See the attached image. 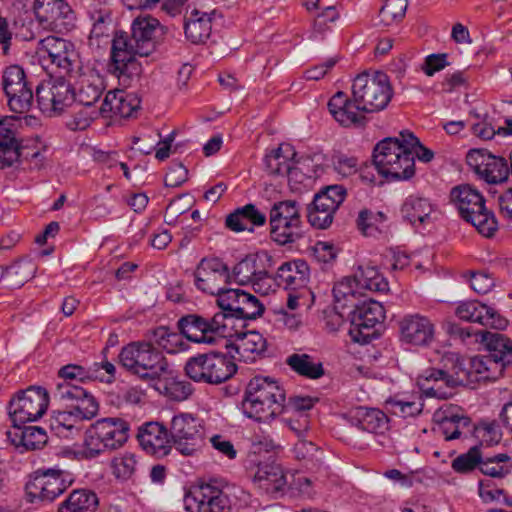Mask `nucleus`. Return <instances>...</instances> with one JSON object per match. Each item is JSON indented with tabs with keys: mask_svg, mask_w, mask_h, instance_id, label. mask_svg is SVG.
Returning a JSON list of instances; mask_svg holds the SVG:
<instances>
[{
	"mask_svg": "<svg viewBox=\"0 0 512 512\" xmlns=\"http://www.w3.org/2000/svg\"><path fill=\"white\" fill-rule=\"evenodd\" d=\"M162 30L160 22L151 16L137 17L131 25V35L116 32L111 47L114 72L128 78L139 77L141 64L136 56L147 57L156 49V33Z\"/></svg>",
	"mask_w": 512,
	"mask_h": 512,
	"instance_id": "1",
	"label": "nucleus"
},
{
	"mask_svg": "<svg viewBox=\"0 0 512 512\" xmlns=\"http://www.w3.org/2000/svg\"><path fill=\"white\" fill-rule=\"evenodd\" d=\"M418 138L409 131L399 138L388 137L374 148L373 163L383 177L390 181L408 180L415 174L412 145Z\"/></svg>",
	"mask_w": 512,
	"mask_h": 512,
	"instance_id": "2",
	"label": "nucleus"
},
{
	"mask_svg": "<svg viewBox=\"0 0 512 512\" xmlns=\"http://www.w3.org/2000/svg\"><path fill=\"white\" fill-rule=\"evenodd\" d=\"M286 393L274 378L255 376L245 388L241 401L242 413L257 422H268L283 413Z\"/></svg>",
	"mask_w": 512,
	"mask_h": 512,
	"instance_id": "3",
	"label": "nucleus"
},
{
	"mask_svg": "<svg viewBox=\"0 0 512 512\" xmlns=\"http://www.w3.org/2000/svg\"><path fill=\"white\" fill-rule=\"evenodd\" d=\"M119 362L130 373L145 381L161 380L168 373V361L151 342H131L123 347Z\"/></svg>",
	"mask_w": 512,
	"mask_h": 512,
	"instance_id": "4",
	"label": "nucleus"
},
{
	"mask_svg": "<svg viewBox=\"0 0 512 512\" xmlns=\"http://www.w3.org/2000/svg\"><path fill=\"white\" fill-rule=\"evenodd\" d=\"M451 202L456 206L460 216L471 223L485 237H492L498 229L497 220L492 211L485 206L483 195L469 184L453 187L450 192Z\"/></svg>",
	"mask_w": 512,
	"mask_h": 512,
	"instance_id": "5",
	"label": "nucleus"
},
{
	"mask_svg": "<svg viewBox=\"0 0 512 512\" xmlns=\"http://www.w3.org/2000/svg\"><path fill=\"white\" fill-rule=\"evenodd\" d=\"M129 424L121 418H102L85 433L84 456L95 458L121 448L128 440Z\"/></svg>",
	"mask_w": 512,
	"mask_h": 512,
	"instance_id": "6",
	"label": "nucleus"
},
{
	"mask_svg": "<svg viewBox=\"0 0 512 512\" xmlns=\"http://www.w3.org/2000/svg\"><path fill=\"white\" fill-rule=\"evenodd\" d=\"M352 95L358 108L365 113L378 112L386 108L393 91L386 73L364 71L357 75L352 83Z\"/></svg>",
	"mask_w": 512,
	"mask_h": 512,
	"instance_id": "7",
	"label": "nucleus"
},
{
	"mask_svg": "<svg viewBox=\"0 0 512 512\" xmlns=\"http://www.w3.org/2000/svg\"><path fill=\"white\" fill-rule=\"evenodd\" d=\"M184 370L195 382L221 384L236 373L237 366L225 354L213 351L189 358Z\"/></svg>",
	"mask_w": 512,
	"mask_h": 512,
	"instance_id": "8",
	"label": "nucleus"
},
{
	"mask_svg": "<svg viewBox=\"0 0 512 512\" xmlns=\"http://www.w3.org/2000/svg\"><path fill=\"white\" fill-rule=\"evenodd\" d=\"M217 304L221 311L217 315L224 316L222 324L235 326V320H253L260 317L265 308L259 299L241 289L225 288L219 292Z\"/></svg>",
	"mask_w": 512,
	"mask_h": 512,
	"instance_id": "9",
	"label": "nucleus"
},
{
	"mask_svg": "<svg viewBox=\"0 0 512 512\" xmlns=\"http://www.w3.org/2000/svg\"><path fill=\"white\" fill-rule=\"evenodd\" d=\"M49 396L46 389L30 386L18 391L8 403V413L16 426L41 418L47 410Z\"/></svg>",
	"mask_w": 512,
	"mask_h": 512,
	"instance_id": "10",
	"label": "nucleus"
},
{
	"mask_svg": "<svg viewBox=\"0 0 512 512\" xmlns=\"http://www.w3.org/2000/svg\"><path fill=\"white\" fill-rule=\"evenodd\" d=\"M170 437L173 447L185 456H192L204 444V429L197 417L180 413L172 418Z\"/></svg>",
	"mask_w": 512,
	"mask_h": 512,
	"instance_id": "11",
	"label": "nucleus"
},
{
	"mask_svg": "<svg viewBox=\"0 0 512 512\" xmlns=\"http://www.w3.org/2000/svg\"><path fill=\"white\" fill-rule=\"evenodd\" d=\"M73 482L71 474L67 471L49 468L39 469L36 476L27 487V496L30 502L36 500L42 503H51L60 496Z\"/></svg>",
	"mask_w": 512,
	"mask_h": 512,
	"instance_id": "12",
	"label": "nucleus"
},
{
	"mask_svg": "<svg viewBox=\"0 0 512 512\" xmlns=\"http://www.w3.org/2000/svg\"><path fill=\"white\" fill-rule=\"evenodd\" d=\"M225 318L215 314L211 319H206L196 314H188L181 317L177 327L183 337L196 343H214L215 336H231L228 327L222 324Z\"/></svg>",
	"mask_w": 512,
	"mask_h": 512,
	"instance_id": "13",
	"label": "nucleus"
},
{
	"mask_svg": "<svg viewBox=\"0 0 512 512\" xmlns=\"http://www.w3.org/2000/svg\"><path fill=\"white\" fill-rule=\"evenodd\" d=\"M36 100L40 110L51 116L75 102V91L64 78L58 77L36 87Z\"/></svg>",
	"mask_w": 512,
	"mask_h": 512,
	"instance_id": "14",
	"label": "nucleus"
},
{
	"mask_svg": "<svg viewBox=\"0 0 512 512\" xmlns=\"http://www.w3.org/2000/svg\"><path fill=\"white\" fill-rule=\"evenodd\" d=\"M467 165L487 183L504 182L510 174L507 161L489 153L486 149H471L466 155Z\"/></svg>",
	"mask_w": 512,
	"mask_h": 512,
	"instance_id": "15",
	"label": "nucleus"
},
{
	"mask_svg": "<svg viewBox=\"0 0 512 512\" xmlns=\"http://www.w3.org/2000/svg\"><path fill=\"white\" fill-rule=\"evenodd\" d=\"M3 88L8 97V105L13 112H27L33 103V92L29 86L24 70L18 65L5 69Z\"/></svg>",
	"mask_w": 512,
	"mask_h": 512,
	"instance_id": "16",
	"label": "nucleus"
},
{
	"mask_svg": "<svg viewBox=\"0 0 512 512\" xmlns=\"http://www.w3.org/2000/svg\"><path fill=\"white\" fill-rule=\"evenodd\" d=\"M231 336H223L225 347L235 350L240 361L254 363L264 357L267 341L258 331H239L235 326L228 327Z\"/></svg>",
	"mask_w": 512,
	"mask_h": 512,
	"instance_id": "17",
	"label": "nucleus"
},
{
	"mask_svg": "<svg viewBox=\"0 0 512 512\" xmlns=\"http://www.w3.org/2000/svg\"><path fill=\"white\" fill-rule=\"evenodd\" d=\"M399 340L407 345L428 347L435 340V324L422 314L413 313L401 317L398 322Z\"/></svg>",
	"mask_w": 512,
	"mask_h": 512,
	"instance_id": "18",
	"label": "nucleus"
},
{
	"mask_svg": "<svg viewBox=\"0 0 512 512\" xmlns=\"http://www.w3.org/2000/svg\"><path fill=\"white\" fill-rule=\"evenodd\" d=\"M186 509L189 512H227L230 501L222 490L212 484H204L185 497Z\"/></svg>",
	"mask_w": 512,
	"mask_h": 512,
	"instance_id": "19",
	"label": "nucleus"
},
{
	"mask_svg": "<svg viewBox=\"0 0 512 512\" xmlns=\"http://www.w3.org/2000/svg\"><path fill=\"white\" fill-rule=\"evenodd\" d=\"M384 318L385 312L381 303L372 299L363 300L358 309L348 311V319L352 326L350 334L354 335V339L358 342L360 339L356 335H362L363 342H366L367 338L374 334L369 331Z\"/></svg>",
	"mask_w": 512,
	"mask_h": 512,
	"instance_id": "20",
	"label": "nucleus"
},
{
	"mask_svg": "<svg viewBox=\"0 0 512 512\" xmlns=\"http://www.w3.org/2000/svg\"><path fill=\"white\" fill-rule=\"evenodd\" d=\"M33 9L40 23L54 29L68 31L74 26V12L64 0H35Z\"/></svg>",
	"mask_w": 512,
	"mask_h": 512,
	"instance_id": "21",
	"label": "nucleus"
},
{
	"mask_svg": "<svg viewBox=\"0 0 512 512\" xmlns=\"http://www.w3.org/2000/svg\"><path fill=\"white\" fill-rule=\"evenodd\" d=\"M231 278L229 268L219 258H204L195 271V284L203 292L219 296L225 288L221 283H228Z\"/></svg>",
	"mask_w": 512,
	"mask_h": 512,
	"instance_id": "22",
	"label": "nucleus"
},
{
	"mask_svg": "<svg viewBox=\"0 0 512 512\" xmlns=\"http://www.w3.org/2000/svg\"><path fill=\"white\" fill-rule=\"evenodd\" d=\"M137 438L147 453L159 458L168 455L173 446L170 432L159 422H148L140 426Z\"/></svg>",
	"mask_w": 512,
	"mask_h": 512,
	"instance_id": "23",
	"label": "nucleus"
},
{
	"mask_svg": "<svg viewBox=\"0 0 512 512\" xmlns=\"http://www.w3.org/2000/svg\"><path fill=\"white\" fill-rule=\"evenodd\" d=\"M328 109L333 118L342 126H362L365 124V112L358 108L354 96L349 97L342 91L336 92L329 100Z\"/></svg>",
	"mask_w": 512,
	"mask_h": 512,
	"instance_id": "24",
	"label": "nucleus"
},
{
	"mask_svg": "<svg viewBox=\"0 0 512 512\" xmlns=\"http://www.w3.org/2000/svg\"><path fill=\"white\" fill-rule=\"evenodd\" d=\"M455 313L462 320L496 329H504L508 324V321L500 316L496 310L478 301L461 302Z\"/></svg>",
	"mask_w": 512,
	"mask_h": 512,
	"instance_id": "25",
	"label": "nucleus"
},
{
	"mask_svg": "<svg viewBox=\"0 0 512 512\" xmlns=\"http://www.w3.org/2000/svg\"><path fill=\"white\" fill-rule=\"evenodd\" d=\"M138 107L139 100L135 96L125 94L122 90L109 91L105 95L100 108L90 112L89 119H94L99 114L107 116L108 113L128 118Z\"/></svg>",
	"mask_w": 512,
	"mask_h": 512,
	"instance_id": "26",
	"label": "nucleus"
},
{
	"mask_svg": "<svg viewBox=\"0 0 512 512\" xmlns=\"http://www.w3.org/2000/svg\"><path fill=\"white\" fill-rule=\"evenodd\" d=\"M309 278L308 264L302 259H297L283 263L278 268L275 280L279 287L297 291L298 289H309L307 287Z\"/></svg>",
	"mask_w": 512,
	"mask_h": 512,
	"instance_id": "27",
	"label": "nucleus"
},
{
	"mask_svg": "<svg viewBox=\"0 0 512 512\" xmlns=\"http://www.w3.org/2000/svg\"><path fill=\"white\" fill-rule=\"evenodd\" d=\"M39 53L42 58H49L57 67L71 70L75 51L72 43L55 36H48L39 42Z\"/></svg>",
	"mask_w": 512,
	"mask_h": 512,
	"instance_id": "28",
	"label": "nucleus"
},
{
	"mask_svg": "<svg viewBox=\"0 0 512 512\" xmlns=\"http://www.w3.org/2000/svg\"><path fill=\"white\" fill-rule=\"evenodd\" d=\"M443 367L432 375H446V387L471 385L469 358H464L455 353H448L442 358Z\"/></svg>",
	"mask_w": 512,
	"mask_h": 512,
	"instance_id": "29",
	"label": "nucleus"
},
{
	"mask_svg": "<svg viewBox=\"0 0 512 512\" xmlns=\"http://www.w3.org/2000/svg\"><path fill=\"white\" fill-rule=\"evenodd\" d=\"M351 423L363 431L374 434H384L389 429L388 417L375 408H356L351 415Z\"/></svg>",
	"mask_w": 512,
	"mask_h": 512,
	"instance_id": "30",
	"label": "nucleus"
},
{
	"mask_svg": "<svg viewBox=\"0 0 512 512\" xmlns=\"http://www.w3.org/2000/svg\"><path fill=\"white\" fill-rule=\"evenodd\" d=\"M253 481L260 489L271 494L283 491L287 484L282 467L274 462L259 464Z\"/></svg>",
	"mask_w": 512,
	"mask_h": 512,
	"instance_id": "31",
	"label": "nucleus"
},
{
	"mask_svg": "<svg viewBox=\"0 0 512 512\" xmlns=\"http://www.w3.org/2000/svg\"><path fill=\"white\" fill-rule=\"evenodd\" d=\"M481 343L485 344L488 354L498 364H503V371L512 364V340L503 334L484 331Z\"/></svg>",
	"mask_w": 512,
	"mask_h": 512,
	"instance_id": "32",
	"label": "nucleus"
},
{
	"mask_svg": "<svg viewBox=\"0 0 512 512\" xmlns=\"http://www.w3.org/2000/svg\"><path fill=\"white\" fill-rule=\"evenodd\" d=\"M439 371H441V369H427L417 377V385L427 397L448 399L452 396V387H446V375H432L433 372Z\"/></svg>",
	"mask_w": 512,
	"mask_h": 512,
	"instance_id": "33",
	"label": "nucleus"
},
{
	"mask_svg": "<svg viewBox=\"0 0 512 512\" xmlns=\"http://www.w3.org/2000/svg\"><path fill=\"white\" fill-rule=\"evenodd\" d=\"M471 385L486 380H496L503 374V364H498L489 354L469 358Z\"/></svg>",
	"mask_w": 512,
	"mask_h": 512,
	"instance_id": "34",
	"label": "nucleus"
},
{
	"mask_svg": "<svg viewBox=\"0 0 512 512\" xmlns=\"http://www.w3.org/2000/svg\"><path fill=\"white\" fill-rule=\"evenodd\" d=\"M296 152L290 145H280L264 158L265 170L271 176H286Z\"/></svg>",
	"mask_w": 512,
	"mask_h": 512,
	"instance_id": "35",
	"label": "nucleus"
},
{
	"mask_svg": "<svg viewBox=\"0 0 512 512\" xmlns=\"http://www.w3.org/2000/svg\"><path fill=\"white\" fill-rule=\"evenodd\" d=\"M99 499L95 492L88 489H78L70 493L60 505L58 512H95Z\"/></svg>",
	"mask_w": 512,
	"mask_h": 512,
	"instance_id": "36",
	"label": "nucleus"
},
{
	"mask_svg": "<svg viewBox=\"0 0 512 512\" xmlns=\"http://www.w3.org/2000/svg\"><path fill=\"white\" fill-rule=\"evenodd\" d=\"M183 338L181 332L173 331L167 326H159L151 330L148 334V342H151L153 346H159L170 354L187 348V344Z\"/></svg>",
	"mask_w": 512,
	"mask_h": 512,
	"instance_id": "37",
	"label": "nucleus"
},
{
	"mask_svg": "<svg viewBox=\"0 0 512 512\" xmlns=\"http://www.w3.org/2000/svg\"><path fill=\"white\" fill-rule=\"evenodd\" d=\"M184 29L187 39L192 43H204L211 34V18L206 13L200 15L199 11L193 10L190 18L185 22Z\"/></svg>",
	"mask_w": 512,
	"mask_h": 512,
	"instance_id": "38",
	"label": "nucleus"
},
{
	"mask_svg": "<svg viewBox=\"0 0 512 512\" xmlns=\"http://www.w3.org/2000/svg\"><path fill=\"white\" fill-rule=\"evenodd\" d=\"M271 238L280 245L298 241L303 236L302 220L269 221Z\"/></svg>",
	"mask_w": 512,
	"mask_h": 512,
	"instance_id": "39",
	"label": "nucleus"
},
{
	"mask_svg": "<svg viewBox=\"0 0 512 512\" xmlns=\"http://www.w3.org/2000/svg\"><path fill=\"white\" fill-rule=\"evenodd\" d=\"M432 211L433 207L427 199L416 196H409L401 208L403 218L412 225L425 223Z\"/></svg>",
	"mask_w": 512,
	"mask_h": 512,
	"instance_id": "40",
	"label": "nucleus"
},
{
	"mask_svg": "<svg viewBox=\"0 0 512 512\" xmlns=\"http://www.w3.org/2000/svg\"><path fill=\"white\" fill-rule=\"evenodd\" d=\"M36 273V266L30 260H21L9 267L0 265V279L5 278L7 283L13 287H21L26 281L33 278Z\"/></svg>",
	"mask_w": 512,
	"mask_h": 512,
	"instance_id": "41",
	"label": "nucleus"
},
{
	"mask_svg": "<svg viewBox=\"0 0 512 512\" xmlns=\"http://www.w3.org/2000/svg\"><path fill=\"white\" fill-rule=\"evenodd\" d=\"M286 364L298 375L318 379L324 375V368L321 362H315L308 354L294 353L287 357Z\"/></svg>",
	"mask_w": 512,
	"mask_h": 512,
	"instance_id": "42",
	"label": "nucleus"
},
{
	"mask_svg": "<svg viewBox=\"0 0 512 512\" xmlns=\"http://www.w3.org/2000/svg\"><path fill=\"white\" fill-rule=\"evenodd\" d=\"M159 390L162 394L175 401H183L187 399L192 393V387L190 383L186 381L177 380L173 376V371L168 368V373L162 376L161 380H158Z\"/></svg>",
	"mask_w": 512,
	"mask_h": 512,
	"instance_id": "43",
	"label": "nucleus"
},
{
	"mask_svg": "<svg viewBox=\"0 0 512 512\" xmlns=\"http://www.w3.org/2000/svg\"><path fill=\"white\" fill-rule=\"evenodd\" d=\"M231 275L238 284L245 285L250 282L256 284L263 280L267 277V272L265 270H258L255 258L247 257L233 268Z\"/></svg>",
	"mask_w": 512,
	"mask_h": 512,
	"instance_id": "44",
	"label": "nucleus"
},
{
	"mask_svg": "<svg viewBox=\"0 0 512 512\" xmlns=\"http://www.w3.org/2000/svg\"><path fill=\"white\" fill-rule=\"evenodd\" d=\"M15 134L12 130L3 126L0 121V168L12 166L19 156L13 142Z\"/></svg>",
	"mask_w": 512,
	"mask_h": 512,
	"instance_id": "45",
	"label": "nucleus"
},
{
	"mask_svg": "<svg viewBox=\"0 0 512 512\" xmlns=\"http://www.w3.org/2000/svg\"><path fill=\"white\" fill-rule=\"evenodd\" d=\"M354 282L357 289L370 291H383L387 287V282L384 281L373 267H367L366 269L360 267L354 275Z\"/></svg>",
	"mask_w": 512,
	"mask_h": 512,
	"instance_id": "46",
	"label": "nucleus"
},
{
	"mask_svg": "<svg viewBox=\"0 0 512 512\" xmlns=\"http://www.w3.org/2000/svg\"><path fill=\"white\" fill-rule=\"evenodd\" d=\"M408 7L407 0H386L379 12V23L391 26L403 19Z\"/></svg>",
	"mask_w": 512,
	"mask_h": 512,
	"instance_id": "47",
	"label": "nucleus"
},
{
	"mask_svg": "<svg viewBox=\"0 0 512 512\" xmlns=\"http://www.w3.org/2000/svg\"><path fill=\"white\" fill-rule=\"evenodd\" d=\"M387 220V216L381 212H372L370 210H362L359 212L357 225L365 236H375L376 233L382 231V226Z\"/></svg>",
	"mask_w": 512,
	"mask_h": 512,
	"instance_id": "48",
	"label": "nucleus"
},
{
	"mask_svg": "<svg viewBox=\"0 0 512 512\" xmlns=\"http://www.w3.org/2000/svg\"><path fill=\"white\" fill-rule=\"evenodd\" d=\"M470 419L464 415H445L439 424L438 431L445 440L457 439L461 435V428L470 426Z\"/></svg>",
	"mask_w": 512,
	"mask_h": 512,
	"instance_id": "49",
	"label": "nucleus"
},
{
	"mask_svg": "<svg viewBox=\"0 0 512 512\" xmlns=\"http://www.w3.org/2000/svg\"><path fill=\"white\" fill-rule=\"evenodd\" d=\"M301 220L300 207L295 200L275 202L269 213V221Z\"/></svg>",
	"mask_w": 512,
	"mask_h": 512,
	"instance_id": "50",
	"label": "nucleus"
},
{
	"mask_svg": "<svg viewBox=\"0 0 512 512\" xmlns=\"http://www.w3.org/2000/svg\"><path fill=\"white\" fill-rule=\"evenodd\" d=\"M104 87L98 79L96 82L82 81L75 92V102L85 107H92L100 99Z\"/></svg>",
	"mask_w": 512,
	"mask_h": 512,
	"instance_id": "51",
	"label": "nucleus"
},
{
	"mask_svg": "<svg viewBox=\"0 0 512 512\" xmlns=\"http://www.w3.org/2000/svg\"><path fill=\"white\" fill-rule=\"evenodd\" d=\"M510 457L505 453L497 454L493 457H483L480 463V471L488 476L502 478L509 473V467L506 463Z\"/></svg>",
	"mask_w": 512,
	"mask_h": 512,
	"instance_id": "52",
	"label": "nucleus"
},
{
	"mask_svg": "<svg viewBox=\"0 0 512 512\" xmlns=\"http://www.w3.org/2000/svg\"><path fill=\"white\" fill-rule=\"evenodd\" d=\"M482 454L480 452V446L475 445L471 447L468 452L463 453L456 457L452 461V468L458 473H469L473 471L477 466L480 467L482 460Z\"/></svg>",
	"mask_w": 512,
	"mask_h": 512,
	"instance_id": "53",
	"label": "nucleus"
},
{
	"mask_svg": "<svg viewBox=\"0 0 512 512\" xmlns=\"http://www.w3.org/2000/svg\"><path fill=\"white\" fill-rule=\"evenodd\" d=\"M328 190L333 192L334 198H329L325 193H317L314 196L313 202L317 207H320L334 215L339 206L345 200L347 191L344 187H335Z\"/></svg>",
	"mask_w": 512,
	"mask_h": 512,
	"instance_id": "54",
	"label": "nucleus"
},
{
	"mask_svg": "<svg viewBox=\"0 0 512 512\" xmlns=\"http://www.w3.org/2000/svg\"><path fill=\"white\" fill-rule=\"evenodd\" d=\"M78 418L82 420H90L95 417L99 410V405L96 399L89 392L85 390V396L79 397L75 403L70 405Z\"/></svg>",
	"mask_w": 512,
	"mask_h": 512,
	"instance_id": "55",
	"label": "nucleus"
},
{
	"mask_svg": "<svg viewBox=\"0 0 512 512\" xmlns=\"http://www.w3.org/2000/svg\"><path fill=\"white\" fill-rule=\"evenodd\" d=\"M24 439L23 450H37L47 443V435L44 429L38 426H25L22 429Z\"/></svg>",
	"mask_w": 512,
	"mask_h": 512,
	"instance_id": "56",
	"label": "nucleus"
},
{
	"mask_svg": "<svg viewBox=\"0 0 512 512\" xmlns=\"http://www.w3.org/2000/svg\"><path fill=\"white\" fill-rule=\"evenodd\" d=\"M113 474L118 479H129L136 470L137 461L133 454H124L112 460Z\"/></svg>",
	"mask_w": 512,
	"mask_h": 512,
	"instance_id": "57",
	"label": "nucleus"
},
{
	"mask_svg": "<svg viewBox=\"0 0 512 512\" xmlns=\"http://www.w3.org/2000/svg\"><path fill=\"white\" fill-rule=\"evenodd\" d=\"M85 396V389L71 382H61L56 385L54 392V398L67 404L70 408L72 403H75L76 399Z\"/></svg>",
	"mask_w": 512,
	"mask_h": 512,
	"instance_id": "58",
	"label": "nucleus"
},
{
	"mask_svg": "<svg viewBox=\"0 0 512 512\" xmlns=\"http://www.w3.org/2000/svg\"><path fill=\"white\" fill-rule=\"evenodd\" d=\"M58 376L63 379V382H70L73 380L84 382L85 380H93V377H97V375L93 373L91 367L86 369L75 364H68L62 367L58 372Z\"/></svg>",
	"mask_w": 512,
	"mask_h": 512,
	"instance_id": "59",
	"label": "nucleus"
},
{
	"mask_svg": "<svg viewBox=\"0 0 512 512\" xmlns=\"http://www.w3.org/2000/svg\"><path fill=\"white\" fill-rule=\"evenodd\" d=\"M81 421L70 408L68 411L53 412L50 419V427L52 430L61 432V429L71 430Z\"/></svg>",
	"mask_w": 512,
	"mask_h": 512,
	"instance_id": "60",
	"label": "nucleus"
},
{
	"mask_svg": "<svg viewBox=\"0 0 512 512\" xmlns=\"http://www.w3.org/2000/svg\"><path fill=\"white\" fill-rule=\"evenodd\" d=\"M307 218L309 223L317 229H326L332 222L334 215L317 207L314 202L308 206Z\"/></svg>",
	"mask_w": 512,
	"mask_h": 512,
	"instance_id": "61",
	"label": "nucleus"
},
{
	"mask_svg": "<svg viewBox=\"0 0 512 512\" xmlns=\"http://www.w3.org/2000/svg\"><path fill=\"white\" fill-rule=\"evenodd\" d=\"M386 404L390 412L399 417L415 416L421 412V405L414 401L390 399Z\"/></svg>",
	"mask_w": 512,
	"mask_h": 512,
	"instance_id": "62",
	"label": "nucleus"
},
{
	"mask_svg": "<svg viewBox=\"0 0 512 512\" xmlns=\"http://www.w3.org/2000/svg\"><path fill=\"white\" fill-rule=\"evenodd\" d=\"M310 165L308 162H300L294 159L292 166L287 172L286 176L288 178V182L292 188L297 189L295 185L297 184H305V181L311 182L312 175H308L305 171H310Z\"/></svg>",
	"mask_w": 512,
	"mask_h": 512,
	"instance_id": "63",
	"label": "nucleus"
},
{
	"mask_svg": "<svg viewBox=\"0 0 512 512\" xmlns=\"http://www.w3.org/2000/svg\"><path fill=\"white\" fill-rule=\"evenodd\" d=\"M495 285L493 277L487 272H471L470 286L479 294H485Z\"/></svg>",
	"mask_w": 512,
	"mask_h": 512,
	"instance_id": "64",
	"label": "nucleus"
}]
</instances>
